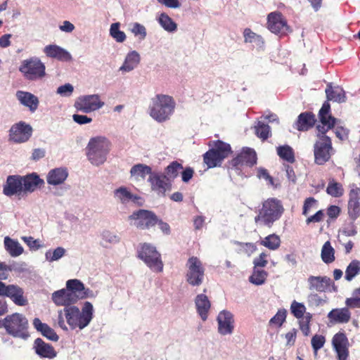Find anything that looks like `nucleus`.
<instances>
[{
  "label": "nucleus",
  "mask_w": 360,
  "mask_h": 360,
  "mask_svg": "<svg viewBox=\"0 0 360 360\" xmlns=\"http://www.w3.org/2000/svg\"><path fill=\"white\" fill-rule=\"evenodd\" d=\"M347 209L348 214L352 219L355 220L360 216V188L350 190Z\"/></svg>",
  "instance_id": "obj_19"
},
{
  "label": "nucleus",
  "mask_w": 360,
  "mask_h": 360,
  "mask_svg": "<svg viewBox=\"0 0 360 360\" xmlns=\"http://www.w3.org/2000/svg\"><path fill=\"white\" fill-rule=\"evenodd\" d=\"M84 283L78 279H70L66 283V288L77 297L84 290Z\"/></svg>",
  "instance_id": "obj_43"
},
{
  "label": "nucleus",
  "mask_w": 360,
  "mask_h": 360,
  "mask_svg": "<svg viewBox=\"0 0 360 360\" xmlns=\"http://www.w3.org/2000/svg\"><path fill=\"white\" fill-rule=\"evenodd\" d=\"M130 218L137 220L138 225H156L158 224L157 216L153 212L146 210H139L134 212Z\"/></svg>",
  "instance_id": "obj_26"
},
{
  "label": "nucleus",
  "mask_w": 360,
  "mask_h": 360,
  "mask_svg": "<svg viewBox=\"0 0 360 360\" xmlns=\"http://www.w3.org/2000/svg\"><path fill=\"white\" fill-rule=\"evenodd\" d=\"M330 112V105L328 101H325L319 112L320 124L316 126L319 139L314 146V162L319 165L328 162L333 152L331 139L326 133L333 129L337 120Z\"/></svg>",
  "instance_id": "obj_1"
},
{
  "label": "nucleus",
  "mask_w": 360,
  "mask_h": 360,
  "mask_svg": "<svg viewBox=\"0 0 360 360\" xmlns=\"http://www.w3.org/2000/svg\"><path fill=\"white\" fill-rule=\"evenodd\" d=\"M120 22H115L110 25V34L117 42L122 43L126 39V34L120 30Z\"/></svg>",
  "instance_id": "obj_45"
},
{
  "label": "nucleus",
  "mask_w": 360,
  "mask_h": 360,
  "mask_svg": "<svg viewBox=\"0 0 360 360\" xmlns=\"http://www.w3.org/2000/svg\"><path fill=\"white\" fill-rule=\"evenodd\" d=\"M308 283L310 290L323 292L329 288L330 279L326 276H310L308 278Z\"/></svg>",
  "instance_id": "obj_27"
},
{
  "label": "nucleus",
  "mask_w": 360,
  "mask_h": 360,
  "mask_svg": "<svg viewBox=\"0 0 360 360\" xmlns=\"http://www.w3.org/2000/svg\"><path fill=\"white\" fill-rule=\"evenodd\" d=\"M324 218H326L325 211L319 210L316 212L314 215L308 217L307 219V223L309 224L320 222L323 220Z\"/></svg>",
  "instance_id": "obj_60"
},
{
  "label": "nucleus",
  "mask_w": 360,
  "mask_h": 360,
  "mask_svg": "<svg viewBox=\"0 0 360 360\" xmlns=\"http://www.w3.org/2000/svg\"><path fill=\"white\" fill-rule=\"evenodd\" d=\"M326 191L333 197H340L343 193L342 185L334 181L328 184Z\"/></svg>",
  "instance_id": "obj_55"
},
{
  "label": "nucleus",
  "mask_w": 360,
  "mask_h": 360,
  "mask_svg": "<svg viewBox=\"0 0 360 360\" xmlns=\"http://www.w3.org/2000/svg\"><path fill=\"white\" fill-rule=\"evenodd\" d=\"M22 191L21 176L11 175L7 177L6 184L4 185L3 193L6 196L20 195Z\"/></svg>",
  "instance_id": "obj_22"
},
{
  "label": "nucleus",
  "mask_w": 360,
  "mask_h": 360,
  "mask_svg": "<svg viewBox=\"0 0 360 360\" xmlns=\"http://www.w3.org/2000/svg\"><path fill=\"white\" fill-rule=\"evenodd\" d=\"M130 31L135 37H139L141 40H143L147 35L146 28L139 22L133 23Z\"/></svg>",
  "instance_id": "obj_53"
},
{
  "label": "nucleus",
  "mask_w": 360,
  "mask_h": 360,
  "mask_svg": "<svg viewBox=\"0 0 360 360\" xmlns=\"http://www.w3.org/2000/svg\"><path fill=\"white\" fill-rule=\"evenodd\" d=\"M114 195L122 203L126 204L129 201L138 202L141 198L136 195L132 194L126 187L121 186L114 191Z\"/></svg>",
  "instance_id": "obj_34"
},
{
  "label": "nucleus",
  "mask_w": 360,
  "mask_h": 360,
  "mask_svg": "<svg viewBox=\"0 0 360 360\" xmlns=\"http://www.w3.org/2000/svg\"><path fill=\"white\" fill-rule=\"evenodd\" d=\"M65 254V250L62 247H58L54 250H48L46 254V259L49 262L57 261L63 257Z\"/></svg>",
  "instance_id": "obj_52"
},
{
  "label": "nucleus",
  "mask_w": 360,
  "mask_h": 360,
  "mask_svg": "<svg viewBox=\"0 0 360 360\" xmlns=\"http://www.w3.org/2000/svg\"><path fill=\"white\" fill-rule=\"evenodd\" d=\"M151 186V189L160 195L164 196L167 190L171 188V182L161 172H154L150 174L148 179Z\"/></svg>",
  "instance_id": "obj_16"
},
{
  "label": "nucleus",
  "mask_w": 360,
  "mask_h": 360,
  "mask_svg": "<svg viewBox=\"0 0 360 360\" xmlns=\"http://www.w3.org/2000/svg\"><path fill=\"white\" fill-rule=\"evenodd\" d=\"M283 212V207L280 200L270 198L263 203L262 210L257 217L256 222L271 224L278 219Z\"/></svg>",
  "instance_id": "obj_7"
},
{
  "label": "nucleus",
  "mask_w": 360,
  "mask_h": 360,
  "mask_svg": "<svg viewBox=\"0 0 360 360\" xmlns=\"http://www.w3.org/2000/svg\"><path fill=\"white\" fill-rule=\"evenodd\" d=\"M45 65L37 57H32L22 61L19 71L28 80L41 79L46 75Z\"/></svg>",
  "instance_id": "obj_9"
},
{
  "label": "nucleus",
  "mask_w": 360,
  "mask_h": 360,
  "mask_svg": "<svg viewBox=\"0 0 360 360\" xmlns=\"http://www.w3.org/2000/svg\"><path fill=\"white\" fill-rule=\"evenodd\" d=\"M268 29L274 34H283L288 30L287 21L280 12H272L267 17Z\"/></svg>",
  "instance_id": "obj_17"
},
{
  "label": "nucleus",
  "mask_w": 360,
  "mask_h": 360,
  "mask_svg": "<svg viewBox=\"0 0 360 360\" xmlns=\"http://www.w3.org/2000/svg\"><path fill=\"white\" fill-rule=\"evenodd\" d=\"M267 273L264 270H254L250 277V281L255 285L263 284L266 278Z\"/></svg>",
  "instance_id": "obj_51"
},
{
  "label": "nucleus",
  "mask_w": 360,
  "mask_h": 360,
  "mask_svg": "<svg viewBox=\"0 0 360 360\" xmlns=\"http://www.w3.org/2000/svg\"><path fill=\"white\" fill-rule=\"evenodd\" d=\"M182 169L183 166L181 164L179 163L176 161H173L165 168V172L163 174L171 182L176 177L178 176L180 170Z\"/></svg>",
  "instance_id": "obj_39"
},
{
  "label": "nucleus",
  "mask_w": 360,
  "mask_h": 360,
  "mask_svg": "<svg viewBox=\"0 0 360 360\" xmlns=\"http://www.w3.org/2000/svg\"><path fill=\"white\" fill-rule=\"evenodd\" d=\"M52 300L57 306H64L65 307H72V304L77 302V296H75L67 288L54 292L52 294Z\"/></svg>",
  "instance_id": "obj_20"
},
{
  "label": "nucleus",
  "mask_w": 360,
  "mask_h": 360,
  "mask_svg": "<svg viewBox=\"0 0 360 360\" xmlns=\"http://www.w3.org/2000/svg\"><path fill=\"white\" fill-rule=\"evenodd\" d=\"M261 244L270 250H276L280 246L281 240L278 236L271 234L264 238Z\"/></svg>",
  "instance_id": "obj_47"
},
{
  "label": "nucleus",
  "mask_w": 360,
  "mask_h": 360,
  "mask_svg": "<svg viewBox=\"0 0 360 360\" xmlns=\"http://www.w3.org/2000/svg\"><path fill=\"white\" fill-rule=\"evenodd\" d=\"M359 274L360 261L357 259H353L346 268L345 278L348 281H351Z\"/></svg>",
  "instance_id": "obj_38"
},
{
  "label": "nucleus",
  "mask_w": 360,
  "mask_h": 360,
  "mask_svg": "<svg viewBox=\"0 0 360 360\" xmlns=\"http://www.w3.org/2000/svg\"><path fill=\"white\" fill-rule=\"evenodd\" d=\"M44 53L47 57L56 58L60 61L68 62L72 59L71 54L66 49L56 44L46 46L44 49Z\"/></svg>",
  "instance_id": "obj_23"
},
{
  "label": "nucleus",
  "mask_w": 360,
  "mask_h": 360,
  "mask_svg": "<svg viewBox=\"0 0 360 360\" xmlns=\"http://www.w3.org/2000/svg\"><path fill=\"white\" fill-rule=\"evenodd\" d=\"M218 331L221 335L231 334L233 332L234 320L233 314L228 311H221L217 316Z\"/></svg>",
  "instance_id": "obj_21"
},
{
  "label": "nucleus",
  "mask_w": 360,
  "mask_h": 360,
  "mask_svg": "<svg viewBox=\"0 0 360 360\" xmlns=\"http://www.w3.org/2000/svg\"><path fill=\"white\" fill-rule=\"evenodd\" d=\"M63 316L65 317L71 329L82 330L86 327L93 319V305L89 302H85L81 311L75 306L65 307L63 310L58 311V326L63 330H68Z\"/></svg>",
  "instance_id": "obj_2"
},
{
  "label": "nucleus",
  "mask_w": 360,
  "mask_h": 360,
  "mask_svg": "<svg viewBox=\"0 0 360 360\" xmlns=\"http://www.w3.org/2000/svg\"><path fill=\"white\" fill-rule=\"evenodd\" d=\"M33 349L35 354L40 358L53 359L58 355L53 346L45 342L41 338H37L33 343Z\"/></svg>",
  "instance_id": "obj_18"
},
{
  "label": "nucleus",
  "mask_w": 360,
  "mask_h": 360,
  "mask_svg": "<svg viewBox=\"0 0 360 360\" xmlns=\"http://www.w3.org/2000/svg\"><path fill=\"white\" fill-rule=\"evenodd\" d=\"M316 122L315 115L311 112H304L299 115L294 127L300 131H308Z\"/></svg>",
  "instance_id": "obj_25"
},
{
  "label": "nucleus",
  "mask_w": 360,
  "mask_h": 360,
  "mask_svg": "<svg viewBox=\"0 0 360 360\" xmlns=\"http://www.w3.org/2000/svg\"><path fill=\"white\" fill-rule=\"evenodd\" d=\"M110 146V141L104 136L90 139L86 148L88 160L95 166L103 165L107 160Z\"/></svg>",
  "instance_id": "obj_4"
},
{
  "label": "nucleus",
  "mask_w": 360,
  "mask_h": 360,
  "mask_svg": "<svg viewBox=\"0 0 360 360\" xmlns=\"http://www.w3.org/2000/svg\"><path fill=\"white\" fill-rule=\"evenodd\" d=\"M332 345L337 354L338 360H347L349 356V340L343 331L335 333L332 338Z\"/></svg>",
  "instance_id": "obj_14"
},
{
  "label": "nucleus",
  "mask_w": 360,
  "mask_h": 360,
  "mask_svg": "<svg viewBox=\"0 0 360 360\" xmlns=\"http://www.w3.org/2000/svg\"><path fill=\"white\" fill-rule=\"evenodd\" d=\"M287 311L285 309H279L277 313L270 319L269 324L271 326L281 327L285 321Z\"/></svg>",
  "instance_id": "obj_49"
},
{
  "label": "nucleus",
  "mask_w": 360,
  "mask_h": 360,
  "mask_svg": "<svg viewBox=\"0 0 360 360\" xmlns=\"http://www.w3.org/2000/svg\"><path fill=\"white\" fill-rule=\"evenodd\" d=\"M258 34L253 32L250 28H245L243 32L245 43H252Z\"/></svg>",
  "instance_id": "obj_63"
},
{
  "label": "nucleus",
  "mask_w": 360,
  "mask_h": 360,
  "mask_svg": "<svg viewBox=\"0 0 360 360\" xmlns=\"http://www.w3.org/2000/svg\"><path fill=\"white\" fill-rule=\"evenodd\" d=\"M297 329L292 328L290 331L288 332L285 338L286 339V345L287 346H293L295 343L296 338H297Z\"/></svg>",
  "instance_id": "obj_61"
},
{
  "label": "nucleus",
  "mask_w": 360,
  "mask_h": 360,
  "mask_svg": "<svg viewBox=\"0 0 360 360\" xmlns=\"http://www.w3.org/2000/svg\"><path fill=\"white\" fill-rule=\"evenodd\" d=\"M257 176L259 179H264L267 181L269 185L274 186V180L271 176L269 175L267 169L259 167L257 169Z\"/></svg>",
  "instance_id": "obj_58"
},
{
  "label": "nucleus",
  "mask_w": 360,
  "mask_h": 360,
  "mask_svg": "<svg viewBox=\"0 0 360 360\" xmlns=\"http://www.w3.org/2000/svg\"><path fill=\"white\" fill-rule=\"evenodd\" d=\"M28 325L27 318L22 314L13 313L6 316V331L13 337L27 338Z\"/></svg>",
  "instance_id": "obj_8"
},
{
  "label": "nucleus",
  "mask_w": 360,
  "mask_h": 360,
  "mask_svg": "<svg viewBox=\"0 0 360 360\" xmlns=\"http://www.w3.org/2000/svg\"><path fill=\"white\" fill-rule=\"evenodd\" d=\"M257 163V154L254 149L250 148H244L243 150L230 162L232 169L240 170V168L245 165L252 167Z\"/></svg>",
  "instance_id": "obj_13"
},
{
  "label": "nucleus",
  "mask_w": 360,
  "mask_h": 360,
  "mask_svg": "<svg viewBox=\"0 0 360 360\" xmlns=\"http://www.w3.org/2000/svg\"><path fill=\"white\" fill-rule=\"evenodd\" d=\"M23 192H33L44 181L39 176L32 173L24 176H21Z\"/></svg>",
  "instance_id": "obj_30"
},
{
  "label": "nucleus",
  "mask_w": 360,
  "mask_h": 360,
  "mask_svg": "<svg viewBox=\"0 0 360 360\" xmlns=\"http://www.w3.org/2000/svg\"><path fill=\"white\" fill-rule=\"evenodd\" d=\"M290 311L292 314L297 319H303L306 313V307L303 303L298 302L295 300L292 301L290 305Z\"/></svg>",
  "instance_id": "obj_46"
},
{
  "label": "nucleus",
  "mask_w": 360,
  "mask_h": 360,
  "mask_svg": "<svg viewBox=\"0 0 360 360\" xmlns=\"http://www.w3.org/2000/svg\"><path fill=\"white\" fill-rule=\"evenodd\" d=\"M312 319V315L309 312H307L303 319L299 322L300 329L302 332L304 336H308L310 334V322Z\"/></svg>",
  "instance_id": "obj_50"
},
{
  "label": "nucleus",
  "mask_w": 360,
  "mask_h": 360,
  "mask_svg": "<svg viewBox=\"0 0 360 360\" xmlns=\"http://www.w3.org/2000/svg\"><path fill=\"white\" fill-rule=\"evenodd\" d=\"M32 134V127L25 122H20L11 128L10 139L15 143H24L29 140Z\"/></svg>",
  "instance_id": "obj_15"
},
{
  "label": "nucleus",
  "mask_w": 360,
  "mask_h": 360,
  "mask_svg": "<svg viewBox=\"0 0 360 360\" xmlns=\"http://www.w3.org/2000/svg\"><path fill=\"white\" fill-rule=\"evenodd\" d=\"M72 119L74 122L80 125L89 124L92 122V118L84 115L75 114L72 115Z\"/></svg>",
  "instance_id": "obj_62"
},
{
  "label": "nucleus",
  "mask_w": 360,
  "mask_h": 360,
  "mask_svg": "<svg viewBox=\"0 0 360 360\" xmlns=\"http://www.w3.org/2000/svg\"><path fill=\"white\" fill-rule=\"evenodd\" d=\"M137 257L153 271L161 272L163 269V263L160 254L155 247L149 243L140 244L137 249Z\"/></svg>",
  "instance_id": "obj_5"
},
{
  "label": "nucleus",
  "mask_w": 360,
  "mask_h": 360,
  "mask_svg": "<svg viewBox=\"0 0 360 360\" xmlns=\"http://www.w3.org/2000/svg\"><path fill=\"white\" fill-rule=\"evenodd\" d=\"M105 105L98 94L79 96L75 102L74 106L77 111L90 113L101 108Z\"/></svg>",
  "instance_id": "obj_12"
},
{
  "label": "nucleus",
  "mask_w": 360,
  "mask_h": 360,
  "mask_svg": "<svg viewBox=\"0 0 360 360\" xmlns=\"http://www.w3.org/2000/svg\"><path fill=\"white\" fill-rule=\"evenodd\" d=\"M33 325L37 331H39L42 335L46 330V328L49 327L46 323H42L38 318H35L33 320Z\"/></svg>",
  "instance_id": "obj_64"
},
{
  "label": "nucleus",
  "mask_w": 360,
  "mask_h": 360,
  "mask_svg": "<svg viewBox=\"0 0 360 360\" xmlns=\"http://www.w3.org/2000/svg\"><path fill=\"white\" fill-rule=\"evenodd\" d=\"M15 96L21 105L28 108L32 112L36 111L39 101L35 95L30 92L19 90L16 92Z\"/></svg>",
  "instance_id": "obj_24"
},
{
  "label": "nucleus",
  "mask_w": 360,
  "mask_h": 360,
  "mask_svg": "<svg viewBox=\"0 0 360 360\" xmlns=\"http://www.w3.org/2000/svg\"><path fill=\"white\" fill-rule=\"evenodd\" d=\"M4 245L6 250L12 257H18L23 252V248L19 243L10 238L8 236L4 238Z\"/></svg>",
  "instance_id": "obj_37"
},
{
  "label": "nucleus",
  "mask_w": 360,
  "mask_h": 360,
  "mask_svg": "<svg viewBox=\"0 0 360 360\" xmlns=\"http://www.w3.org/2000/svg\"><path fill=\"white\" fill-rule=\"evenodd\" d=\"M341 212L340 207L337 205H330L325 212L326 223L328 224L334 223L335 220L338 217Z\"/></svg>",
  "instance_id": "obj_48"
},
{
  "label": "nucleus",
  "mask_w": 360,
  "mask_h": 360,
  "mask_svg": "<svg viewBox=\"0 0 360 360\" xmlns=\"http://www.w3.org/2000/svg\"><path fill=\"white\" fill-rule=\"evenodd\" d=\"M335 119L337 120V122L333 128L335 127V134L336 136L342 141L347 139L349 130L342 126H339L338 123L340 122V120H337L336 118Z\"/></svg>",
  "instance_id": "obj_56"
},
{
  "label": "nucleus",
  "mask_w": 360,
  "mask_h": 360,
  "mask_svg": "<svg viewBox=\"0 0 360 360\" xmlns=\"http://www.w3.org/2000/svg\"><path fill=\"white\" fill-rule=\"evenodd\" d=\"M140 55L136 51H129L127 54L122 65L120 68V71L122 72L132 71L140 63Z\"/></svg>",
  "instance_id": "obj_31"
},
{
  "label": "nucleus",
  "mask_w": 360,
  "mask_h": 360,
  "mask_svg": "<svg viewBox=\"0 0 360 360\" xmlns=\"http://www.w3.org/2000/svg\"><path fill=\"white\" fill-rule=\"evenodd\" d=\"M68 176L66 168L58 167L51 169L46 178L47 183L50 185H59L63 184Z\"/></svg>",
  "instance_id": "obj_29"
},
{
  "label": "nucleus",
  "mask_w": 360,
  "mask_h": 360,
  "mask_svg": "<svg viewBox=\"0 0 360 360\" xmlns=\"http://www.w3.org/2000/svg\"><path fill=\"white\" fill-rule=\"evenodd\" d=\"M231 153V148L229 143L220 140L214 141L213 147L203 155L204 162L209 168L217 167Z\"/></svg>",
  "instance_id": "obj_6"
},
{
  "label": "nucleus",
  "mask_w": 360,
  "mask_h": 360,
  "mask_svg": "<svg viewBox=\"0 0 360 360\" xmlns=\"http://www.w3.org/2000/svg\"><path fill=\"white\" fill-rule=\"evenodd\" d=\"M349 307H343L332 309L328 314V319L335 323H347L351 319Z\"/></svg>",
  "instance_id": "obj_28"
},
{
  "label": "nucleus",
  "mask_w": 360,
  "mask_h": 360,
  "mask_svg": "<svg viewBox=\"0 0 360 360\" xmlns=\"http://www.w3.org/2000/svg\"><path fill=\"white\" fill-rule=\"evenodd\" d=\"M175 108L176 102L172 96L157 94L151 99L148 108L149 115L153 120L162 123L170 119Z\"/></svg>",
  "instance_id": "obj_3"
},
{
  "label": "nucleus",
  "mask_w": 360,
  "mask_h": 360,
  "mask_svg": "<svg viewBox=\"0 0 360 360\" xmlns=\"http://www.w3.org/2000/svg\"><path fill=\"white\" fill-rule=\"evenodd\" d=\"M326 343V338L322 335L316 334L311 340V344L314 351V353L317 354L318 351L321 349Z\"/></svg>",
  "instance_id": "obj_54"
},
{
  "label": "nucleus",
  "mask_w": 360,
  "mask_h": 360,
  "mask_svg": "<svg viewBox=\"0 0 360 360\" xmlns=\"http://www.w3.org/2000/svg\"><path fill=\"white\" fill-rule=\"evenodd\" d=\"M255 128L256 135L263 141L266 140L271 136L270 127L261 121H258Z\"/></svg>",
  "instance_id": "obj_42"
},
{
  "label": "nucleus",
  "mask_w": 360,
  "mask_h": 360,
  "mask_svg": "<svg viewBox=\"0 0 360 360\" xmlns=\"http://www.w3.org/2000/svg\"><path fill=\"white\" fill-rule=\"evenodd\" d=\"M152 169L150 166L144 164H136L134 165L130 169L131 176L136 179L139 178L145 179L146 175L150 176L153 174Z\"/></svg>",
  "instance_id": "obj_35"
},
{
  "label": "nucleus",
  "mask_w": 360,
  "mask_h": 360,
  "mask_svg": "<svg viewBox=\"0 0 360 360\" xmlns=\"http://www.w3.org/2000/svg\"><path fill=\"white\" fill-rule=\"evenodd\" d=\"M277 154L281 159L288 162L293 163L295 160L293 149L288 145L278 146Z\"/></svg>",
  "instance_id": "obj_40"
},
{
  "label": "nucleus",
  "mask_w": 360,
  "mask_h": 360,
  "mask_svg": "<svg viewBox=\"0 0 360 360\" xmlns=\"http://www.w3.org/2000/svg\"><path fill=\"white\" fill-rule=\"evenodd\" d=\"M317 201L312 197L308 198L305 200L302 214L305 216L313 209L316 207Z\"/></svg>",
  "instance_id": "obj_59"
},
{
  "label": "nucleus",
  "mask_w": 360,
  "mask_h": 360,
  "mask_svg": "<svg viewBox=\"0 0 360 360\" xmlns=\"http://www.w3.org/2000/svg\"><path fill=\"white\" fill-rule=\"evenodd\" d=\"M158 21L160 25L168 32H174L177 30V24L165 13L160 14Z\"/></svg>",
  "instance_id": "obj_36"
},
{
  "label": "nucleus",
  "mask_w": 360,
  "mask_h": 360,
  "mask_svg": "<svg viewBox=\"0 0 360 360\" xmlns=\"http://www.w3.org/2000/svg\"><path fill=\"white\" fill-rule=\"evenodd\" d=\"M0 280V296L9 298L15 305L26 306L28 300L22 288L16 284L6 285Z\"/></svg>",
  "instance_id": "obj_11"
},
{
  "label": "nucleus",
  "mask_w": 360,
  "mask_h": 360,
  "mask_svg": "<svg viewBox=\"0 0 360 360\" xmlns=\"http://www.w3.org/2000/svg\"><path fill=\"white\" fill-rule=\"evenodd\" d=\"M195 302L199 315L203 321H205L210 308V302L208 297L205 294L198 295Z\"/></svg>",
  "instance_id": "obj_32"
},
{
  "label": "nucleus",
  "mask_w": 360,
  "mask_h": 360,
  "mask_svg": "<svg viewBox=\"0 0 360 360\" xmlns=\"http://www.w3.org/2000/svg\"><path fill=\"white\" fill-rule=\"evenodd\" d=\"M345 305L350 309L360 308V286L352 291V296L345 300Z\"/></svg>",
  "instance_id": "obj_44"
},
{
  "label": "nucleus",
  "mask_w": 360,
  "mask_h": 360,
  "mask_svg": "<svg viewBox=\"0 0 360 360\" xmlns=\"http://www.w3.org/2000/svg\"><path fill=\"white\" fill-rule=\"evenodd\" d=\"M74 91V87L71 84H65L58 87L56 93L63 97L70 96Z\"/></svg>",
  "instance_id": "obj_57"
},
{
  "label": "nucleus",
  "mask_w": 360,
  "mask_h": 360,
  "mask_svg": "<svg viewBox=\"0 0 360 360\" xmlns=\"http://www.w3.org/2000/svg\"><path fill=\"white\" fill-rule=\"evenodd\" d=\"M326 94L328 101L343 103L346 100L345 91L339 86L333 88L331 84H328L326 89Z\"/></svg>",
  "instance_id": "obj_33"
},
{
  "label": "nucleus",
  "mask_w": 360,
  "mask_h": 360,
  "mask_svg": "<svg viewBox=\"0 0 360 360\" xmlns=\"http://www.w3.org/2000/svg\"><path fill=\"white\" fill-rule=\"evenodd\" d=\"M186 281L191 286H200L204 281L205 269L202 262L197 257L188 258L187 263Z\"/></svg>",
  "instance_id": "obj_10"
},
{
  "label": "nucleus",
  "mask_w": 360,
  "mask_h": 360,
  "mask_svg": "<svg viewBox=\"0 0 360 360\" xmlns=\"http://www.w3.org/2000/svg\"><path fill=\"white\" fill-rule=\"evenodd\" d=\"M321 259L326 264H330L335 261V250L329 241H326L322 247Z\"/></svg>",
  "instance_id": "obj_41"
}]
</instances>
